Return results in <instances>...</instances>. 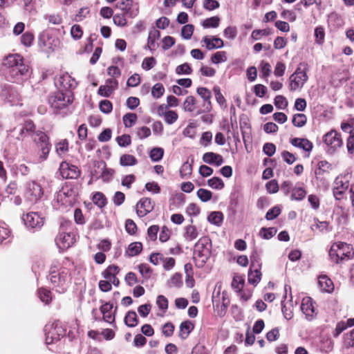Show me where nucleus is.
<instances>
[{"mask_svg":"<svg viewBox=\"0 0 354 354\" xmlns=\"http://www.w3.org/2000/svg\"><path fill=\"white\" fill-rule=\"evenodd\" d=\"M48 279L53 288L59 293H64L67 290L71 281L68 269L65 268L57 269L56 266L50 268Z\"/></svg>","mask_w":354,"mask_h":354,"instance_id":"1","label":"nucleus"},{"mask_svg":"<svg viewBox=\"0 0 354 354\" xmlns=\"http://www.w3.org/2000/svg\"><path fill=\"white\" fill-rule=\"evenodd\" d=\"M3 65L9 68V74L13 81L17 80L19 76L28 73V68L24 64L22 57L18 54L8 55L3 62Z\"/></svg>","mask_w":354,"mask_h":354,"instance_id":"2","label":"nucleus"},{"mask_svg":"<svg viewBox=\"0 0 354 354\" xmlns=\"http://www.w3.org/2000/svg\"><path fill=\"white\" fill-rule=\"evenodd\" d=\"M329 256L332 261L341 263L351 259L354 256V250L350 244L345 242H336L331 245Z\"/></svg>","mask_w":354,"mask_h":354,"instance_id":"3","label":"nucleus"},{"mask_svg":"<svg viewBox=\"0 0 354 354\" xmlns=\"http://www.w3.org/2000/svg\"><path fill=\"white\" fill-rule=\"evenodd\" d=\"M33 141L38 149L37 162H42L47 160L51 149V144L49 137L47 134L41 131L35 132V137Z\"/></svg>","mask_w":354,"mask_h":354,"instance_id":"4","label":"nucleus"},{"mask_svg":"<svg viewBox=\"0 0 354 354\" xmlns=\"http://www.w3.org/2000/svg\"><path fill=\"white\" fill-rule=\"evenodd\" d=\"M308 64L300 63L295 71L289 77V88L291 91L301 89L308 81Z\"/></svg>","mask_w":354,"mask_h":354,"instance_id":"5","label":"nucleus"},{"mask_svg":"<svg viewBox=\"0 0 354 354\" xmlns=\"http://www.w3.org/2000/svg\"><path fill=\"white\" fill-rule=\"evenodd\" d=\"M212 243L208 236L201 237L194 245V258L200 261L201 266H203L211 254Z\"/></svg>","mask_w":354,"mask_h":354,"instance_id":"6","label":"nucleus"},{"mask_svg":"<svg viewBox=\"0 0 354 354\" xmlns=\"http://www.w3.org/2000/svg\"><path fill=\"white\" fill-rule=\"evenodd\" d=\"M75 242V235L71 232V226L62 225L55 238V243L59 250L70 248Z\"/></svg>","mask_w":354,"mask_h":354,"instance_id":"7","label":"nucleus"},{"mask_svg":"<svg viewBox=\"0 0 354 354\" xmlns=\"http://www.w3.org/2000/svg\"><path fill=\"white\" fill-rule=\"evenodd\" d=\"M71 102L72 95L71 91H57L48 98V103L50 106L57 110L66 107Z\"/></svg>","mask_w":354,"mask_h":354,"instance_id":"8","label":"nucleus"},{"mask_svg":"<svg viewBox=\"0 0 354 354\" xmlns=\"http://www.w3.org/2000/svg\"><path fill=\"white\" fill-rule=\"evenodd\" d=\"M44 190L39 183L32 180L25 186L24 196L30 203H35L42 198Z\"/></svg>","mask_w":354,"mask_h":354,"instance_id":"9","label":"nucleus"},{"mask_svg":"<svg viewBox=\"0 0 354 354\" xmlns=\"http://www.w3.org/2000/svg\"><path fill=\"white\" fill-rule=\"evenodd\" d=\"M350 178L351 175L349 174L339 175L335 178L333 187V194L337 199H340L342 195L348 188Z\"/></svg>","mask_w":354,"mask_h":354,"instance_id":"10","label":"nucleus"},{"mask_svg":"<svg viewBox=\"0 0 354 354\" xmlns=\"http://www.w3.org/2000/svg\"><path fill=\"white\" fill-rule=\"evenodd\" d=\"M59 44V40L48 30L43 31L39 36V46L44 50H53Z\"/></svg>","mask_w":354,"mask_h":354,"instance_id":"11","label":"nucleus"},{"mask_svg":"<svg viewBox=\"0 0 354 354\" xmlns=\"http://www.w3.org/2000/svg\"><path fill=\"white\" fill-rule=\"evenodd\" d=\"M24 224L30 229H40L44 223V219L37 212H31L23 216Z\"/></svg>","mask_w":354,"mask_h":354,"instance_id":"12","label":"nucleus"},{"mask_svg":"<svg viewBox=\"0 0 354 354\" xmlns=\"http://www.w3.org/2000/svg\"><path fill=\"white\" fill-rule=\"evenodd\" d=\"M323 140L332 152L342 145L341 136L336 131L331 130L324 136Z\"/></svg>","mask_w":354,"mask_h":354,"instance_id":"13","label":"nucleus"},{"mask_svg":"<svg viewBox=\"0 0 354 354\" xmlns=\"http://www.w3.org/2000/svg\"><path fill=\"white\" fill-rule=\"evenodd\" d=\"M59 170L62 177L66 179H76L80 175V170L78 167L67 162H62Z\"/></svg>","mask_w":354,"mask_h":354,"instance_id":"14","label":"nucleus"},{"mask_svg":"<svg viewBox=\"0 0 354 354\" xmlns=\"http://www.w3.org/2000/svg\"><path fill=\"white\" fill-rule=\"evenodd\" d=\"M133 0H121L117 3V7L124 11L125 15L131 18L136 17L139 13L138 3L133 4Z\"/></svg>","mask_w":354,"mask_h":354,"instance_id":"15","label":"nucleus"},{"mask_svg":"<svg viewBox=\"0 0 354 354\" xmlns=\"http://www.w3.org/2000/svg\"><path fill=\"white\" fill-rule=\"evenodd\" d=\"M56 84L65 91H70L76 87L77 82L68 73H64L57 78Z\"/></svg>","mask_w":354,"mask_h":354,"instance_id":"16","label":"nucleus"},{"mask_svg":"<svg viewBox=\"0 0 354 354\" xmlns=\"http://www.w3.org/2000/svg\"><path fill=\"white\" fill-rule=\"evenodd\" d=\"M153 209V203L149 198H144L140 200L136 205V212L140 217L146 216Z\"/></svg>","mask_w":354,"mask_h":354,"instance_id":"17","label":"nucleus"},{"mask_svg":"<svg viewBox=\"0 0 354 354\" xmlns=\"http://www.w3.org/2000/svg\"><path fill=\"white\" fill-rule=\"evenodd\" d=\"M118 81L114 79H109L106 81L104 85L100 86L98 94L103 97H109L113 91L118 88Z\"/></svg>","mask_w":354,"mask_h":354,"instance_id":"18","label":"nucleus"},{"mask_svg":"<svg viewBox=\"0 0 354 354\" xmlns=\"http://www.w3.org/2000/svg\"><path fill=\"white\" fill-rule=\"evenodd\" d=\"M301 310L308 319H312L315 315V308L312 299L309 297L303 298L301 304Z\"/></svg>","mask_w":354,"mask_h":354,"instance_id":"19","label":"nucleus"},{"mask_svg":"<svg viewBox=\"0 0 354 354\" xmlns=\"http://www.w3.org/2000/svg\"><path fill=\"white\" fill-rule=\"evenodd\" d=\"M202 159L204 162L216 167L221 166L224 162L223 156L214 152L205 153Z\"/></svg>","mask_w":354,"mask_h":354,"instance_id":"20","label":"nucleus"},{"mask_svg":"<svg viewBox=\"0 0 354 354\" xmlns=\"http://www.w3.org/2000/svg\"><path fill=\"white\" fill-rule=\"evenodd\" d=\"M196 92L204 100V112H209L212 109V104L210 99L212 97L211 91L205 87H199L197 88Z\"/></svg>","mask_w":354,"mask_h":354,"instance_id":"21","label":"nucleus"},{"mask_svg":"<svg viewBox=\"0 0 354 354\" xmlns=\"http://www.w3.org/2000/svg\"><path fill=\"white\" fill-rule=\"evenodd\" d=\"M158 113L160 115L164 117L165 122L168 124H172L176 122L178 118V113L174 111H165V107L161 105L158 109Z\"/></svg>","mask_w":354,"mask_h":354,"instance_id":"22","label":"nucleus"},{"mask_svg":"<svg viewBox=\"0 0 354 354\" xmlns=\"http://www.w3.org/2000/svg\"><path fill=\"white\" fill-rule=\"evenodd\" d=\"M290 142L294 147L302 149L307 152L311 151L313 147V143L306 138H295L290 139Z\"/></svg>","mask_w":354,"mask_h":354,"instance_id":"23","label":"nucleus"},{"mask_svg":"<svg viewBox=\"0 0 354 354\" xmlns=\"http://www.w3.org/2000/svg\"><path fill=\"white\" fill-rule=\"evenodd\" d=\"M160 31L153 28L149 32L147 39V45L145 48H148L151 51H153L157 46L156 41L160 38Z\"/></svg>","mask_w":354,"mask_h":354,"instance_id":"24","label":"nucleus"},{"mask_svg":"<svg viewBox=\"0 0 354 354\" xmlns=\"http://www.w3.org/2000/svg\"><path fill=\"white\" fill-rule=\"evenodd\" d=\"M203 41L208 50L221 48L224 46L223 41L221 39L216 37H212V38L205 37L203 39Z\"/></svg>","mask_w":354,"mask_h":354,"instance_id":"25","label":"nucleus"},{"mask_svg":"<svg viewBox=\"0 0 354 354\" xmlns=\"http://www.w3.org/2000/svg\"><path fill=\"white\" fill-rule=\"evenodd\" d=\"M112 308L113 305L110 303H105L100 308V311L103 315V319L109 324L115 322V316L111 312Z\"/></svg>","mask_w":354,"mask_h":354,"instance_id":"26","label":"nucleus"},{"mask_svg":"<svg viewBox=\"0 0 354 354\" xmlns=\"http://www.w3.org/2000/svg\"><path fill=\"white\" fill-rule=\"evenodd\" d=\"M261 269L256 268H250L248 271V283L256 286L261 279Z\"/></svg>","mask_w":354,"mask_h":354,"instance_id":"27","label":"nucleus"},{"mask_svg":"<svg viewBox=\"0 0 354 354\" xmlns=\"http://www.w3.org/2000/svg\"><path fill=\"white\" fill-rule=\"evenodd\" d=\"M199 236V231L194 225H187L185 227L184 238L186 241H192Z\"/></svg>","mask_w":354,"mask_h":354,"instance_id":"28","label":"nucleus"},{"mask_svg":"<svg viewBox=\"0 0 354 354\" xmlns=\"http://www.w3.org/2000/svg\"><path fill=\"white\" fill-rule=\"evenodd\" d=\"M194 328V325L189 321H185L180 324L179 336L185 339Z\"/></svg>","mask_w":354,"mask_h":354,"instance_id":"29","label":"nucleus"},{"mask_svg":"<svg viewBox=\"0 0 354 354\" xmlns=\"http://www.w3.org/2000/svg\"><path fill=\"white\" fill-rule=\"evenodd\" d=\"M53 327L50 325H46L44 328L45 335H46V344L49 345L51 344H54L59 340V339H54L56 337L57 334L53 331Z\"/></svg>","mask_w":354,"mask_h":354,"instance_id":"30","label":"nucleus"},{"mask_svg":"<svg viewBox=\"0 0 354 354\" xmlns=\"http://www.w3.org/2000/svg\"><path fill=\"white\" fill-rule=\"evenodd\" d=\"M318 282L322 290L327 292L333 291L334 288L333 281L326 276L319 277Z\"/></svg>","mask_w":354,"mask_h":354,"instance_id":"31","label":"nucleus"},{"mask_svg":"<svg viewBox=\"0 0 354 354\" xmlns=\"http://www.w3.org/2000/svg\"><path fill=\"white\" fill-rule=\"evenodd\" d=\"M142 250V245L140 242L131 243L129 245L126 251V254L128 257H134L138 255Z\"/></svg>","mask_w":354,"mask_h":354,"instance_id":"32","label":"nucleus"},{"mask_svg":"<svg viewBox=\"0 0 354 354\" xmlns=\"http://www.w3.org/2000/svg\"><path fill=\"white\" fill-rule=\"evenodd\" d=\"M207 221L212 224L221 226L223 221V214L221 212H212L209 214Z\"/></svg>","mask_w":354,"mask_h":354,"instance_id":"33","label":"nucleus"},{"mask_svg":"<svg viewBox=\"0 0 354 354\" xmlns=\"http://www.w3.org/2000/svg\"><path fill=\"white\" fill-rule=\"evenodd\" d=\"M138 163L135 156L130 154H123L120 156V164L123 167L133 166Z\"/></svg>","mask_w":354,"mask_h":354,"instance_id":"34","label":"nucleus"},{"mask_svg":"<svg viewBox=\"0 0 354 354\" xmlns=\"http://www.w3.org/2000/svg\"><path fill=\"white\" fill-rule=\"evenodd\" d=\"M68 150V142L66 139H62L55 144V151L59 156L65 154Z\"/></svg>","mask_w":354,"mask_h":354,"instance_id":"35","label":"nucleus"},{"mask_svg":"<svg viewBox=\"0 0 354 354\" xmlns=\"http://www.w3.org/2000/svg\"><path fill=\"white\" fill-rule=\"evenodd\" d=\"M277 232V228L272 227H262L259 231V236L263 239H270L274 236Z\"/></svg>","mask_w":354,"mask_h":354,"instance_id":"36","label":"nucleus"},{"mask_svg":"<svg viewBox=\"0 0 354 354\" xmlns=\"http://www.w3.org/2000/svg\"><path fill=\"white\" fill-rule=\"evenodd\" d=\"M196 108V100L192 95L186 97L183 103V109L185 111L193 112Z\"/></svg>","mask_w":354,"mask_h":354,"instance_id":"37","label":"nucleus"},{"mask_svg":"<svg viewBox=\"0 0 354 354\" xmlns=\"http://www.w3.org/2000/svg\"><path fill=\"white\" fill-rule=\"evenodd\" d=\"M207 185L212 189L221 190L224 186V182L218 177H213L207 180Z\"/></svg>","mask_w":354,"mask_h":354,"instance_id":"38","label":"nucleus"},{"mask_svg":"<svg viewBox=\"0 0 354 354\" xmlns=\"http://www.w3.org/2000/svg\"><path fill=\"white\" fill-rule=\"evenodd\" d=\"M306 194L305 189L301 187H295L292 189L291 199L296 201L302 200Z\"/></svg>","mask_w":354,"mask_h":354,"instance_id":"39","label":"nucleus"},{"mask_svg":"<svg viewBox=\"0 0 354 354\" xmlns=\"http://www.w3.org/2000/svg\"><path fill=\"white\" fill-rule=\"evenodd\" d=\"M124 322L129 327H134L138 324V318L136 312L129 311L124 318Z\"/></svg>","mask_w":354,"mask_h":354,"instance_id":"40","label":"nucleus"},{"mask_svg":"<svg viewBox=\"0 0 354 354\" xmlns=\"http://www.w3.org/2000/svg\"><path fill=\"white\" fill-rule=\"evenodd\" d=\"M192 162L189 163L188 161L184 162L180 169V175L181 178H187L190 176L192 172Z\"/></svg>","mask_w":354,"mask_h":354,"instance_id":"41","label":"nucleus"},{"mask_svg":"<svg viewBox=\"0 0 354 354\" xmlns=\"http://www.w3.org/2000/svg\"><path fill=\"white\" fill-rule=\"evenodd\" d=\"M164 154V150L160 147H154L153 148L149 153V157L153 162H158L160 160Z\"/></svg>","mask_w":354,"mask_h":354,"instance_id":"42","label":"nucleus"},{"mask_svg":"<svg viewBox=\"0 0 354 354\" xmlns=\"http://www.w3.org/2000/svg\"><path fill=\"white\" fill-rule=\"evenodd\" d=\"M227 61V53L225 51H218L212 55L211 62L213 64H218Z\"/></svg>","mask_w":354,"mask_h":354,"instance_id":"43","label":"nucleus"},{"mask_svg":"<svg viewBox=\"0 0 354 354\" xmlns=\"http://www.w3.org/2000/svg\"><path fill=\"white\" fill-rule=\"evenodd\" d=\"M245 279L243 276L235 275L232 282V287L236 291L240 292L243 288Z\"/></svg>","mask_w":354,"mask_h":354,"instance_id":"44","label":"nucleus"},{"mask_svg":"<svg viewBox=\"0 0 354 354\" xmlns=\"http://www.w3.org/2000/svg\"><path fill=\"white\" fill-rule=\"evenodd\" d=\"M93 202L99 207H103L106 204L105 196L101 192H96L93 196Z\"/></svg>","mask_w":354,"mask_h":354,"instance_id":"45","label":"nucleus"},{"mask_svg":"<svg viewBox=\"0 0 354 354\" xmlns=\"http://www.w3.org/2000/svg\"><path fill=\"white\" fill-rule=\"evenodd\" d=\"M38 295L40 300L46 304H49L52 300L51 292L45 288H41L38 290Z\"/></svg>","mask_w":354,"mask_h":354,"instance_id":"46","label":"nucleus"},{"mask_svg":"<svg viewBox=\"0 0 354 354\" xmlns=\"http://www.w3.org/2000/svg\"><path fill=\"white\" fill-rule=\"evenodd\" d=\"M3 95H6L8 100L12 104H16L19 100V93L12 88H9L8 91V95L6 93H3Z\"/></svg>","mask_w":354,"mask_h":354,"instance_id":"47","label":"nucleus"},{"mask_svg":"<svg viewBox=\"0 0 354 354\" xmlns=\"http://www.w3.org/2000/svg\"><path fill=\"white\" fill-rule=\"evenodd\" d=\"M250 261L251 265L250 268H256L261 269V259L257 250H254L250 255Z\"/></svg>","mask_w":354,"mask_h":354,"instance_id":"48","label":"nucleus"},{"mask_svg":"<svg viewBox=\"0 0 354 354\" xmlns=\"http://www.w3.org/2000/svg\"><path fill=\"white\" fill-rule=\"evenodd\" d=\"M122 120L126 127H131L135 124L137 120V115L133 113H128L123 116Z\"/></svg>","mask_w":354,"mask_h":354,"instance_id":"49","label":"nucleus"},{"mask_svg":"<svg viewBox=\"0 0 354 354\" xmlns=\"http://www.w3.org/2000/svg\"><path fill=\"white\" fill-rule=\"evenodd\" d=\"M220 19L218 17L207 18L203 22V26L206 28H217L219 26Z\"/></svg>","mask_w":354,"mask_h":354,"instance_id":"50","label":"nucleus"},{"mask_svg":"<svg viewBox=\"0 0 354 354\" xmlns=\"http://www.w3.org/2000/svg\"><path fill=\"white\" fill-rule=\"evenodd\" d=\"M10 231L8 225L3 221H0V243L9 238Z\"/></svg>","mask_w":354,"mask_h":354,"instance_id":"51","label":"nucleus"},{"mask_svg":"<svg viewBox=\"0 0 354 354\" xmlns=\"http://www.w3.org/2000/svg\"><path fill=\"white\" fill-rule=\"evenodd\" d=\"M197 196L201 201L207 202L211 200L212 193L209 190L201 188L197 192Z\"/></svg>","mask_w":354,"mask_h":354,"instance_id":"52","label":"nucleus"},{"mask_svg":"<svg viewBox=\"0 0 354 354\" xmlns=\"http://www.w3.org/2000/svg\"><path fill=\"white\" fill-rule=\"evenodd\" d=\"M182 284V274L180 273H175L168 281L169 287H180Z\"/></svg>","mask_w":354,"mask_h":354,"instance_id":"53","label":"nucleus"},{"mask_svg":"<svg viewBox=\"0 0 354 354\" xmlns=\"http://www.w3.org/2000/svg\"><path fill=\"white\" fill-rule=\"evenodd\" d=\"M306 117L304 114L297 113L294 115L292 123L297 127H301L306 123Z\"/></svg>","mask_w":354,"mask_h":354,"instance_id":"54","label":"nucleus"},{"mask_svg":"<svg viewBox=\"0 0 354 354\" xmlns=\"http://www.w3.org/2000/svg\"><path fill=\"white\" fill-rule=\"evenodd\" d=\"M276 107L279 109H285L288 106V101L283 95H277L274 100Z\"/></svg>","mask_w":354,"mask_h":354,"instance_id":"55","label":"nucleus"},{"mask_svg":"<svg viewBox=\"0 0 354 354\" xmlns=\"http://www.w3.org/2000/svg\"><path fill=\"white\" fill-rule=\"evenodd\" d=\"M33 40L34 35L30 32H26L21 37V44L27 47H29L32 44Z\"/></svg>","mask_w":354,"mask_h":354,"instance_id":"56","label":"nucleus"},{"mask_svg":"<svg viewBox=\"0 0 354 354\" xmlns=\"http://www.w3.org/2000/svg\"><path fill=\"white\" fill-rule=\"evenodd\" d=\"M194 32V26L187 24L183 26L181 30V36L185 39H189Z\"/></svg>","mask_w":354,"mask_h":354,"instance_id":"57","label":"nucleus"},{"mask_svg":"<svg viewBox=\"0 0 354 354\" xmlns=\"http://www.w3.org/2000/svg\"><path fill=\"white\" fill-rule=\"evenodd\" d=\"M71 37L75 39H80L82 38L83 35V30L80 25L75 24L71 27Z\"/></svg>","mask_w":354,"mask_h":354,"instance_id":"58","label":"nucleus"},{"mask_svg":"<svg viewBox=\"0 0 354 354\" xmlns=\"http://www.w3.org/2000/svg\"><path fill=\"white\" fill-rule=\"evenodd\" d=\"M156 64V60L153 57H146L142 63V68L144 70L149 71L153 68Z\"/></svg>","mask_w":354,"mask_h":354,"instance_id":"59","label":"nucleus"},{"mask_svg":"<svg viewBox=\"0 0 354 354\" xmlns=\"http://www.w3.org/2000/svg\"><path fill=\"white\" fill-rule=\"evenodd\" d=\"M192 72V69L189 64L184 63L181 65H179L176 68V73L178 75H189Z\"/></svg>","mask_w":354,"mask_h":354,"instance_id":"60","label":"nucleus"},{"mask_svg":"<svg viewBox=\"0 0 354 354\" xmlns=\"http://www.w3.org/2000/svg\"><path fill=\"white\" fill-rule=\"evenodd\" d=\"M260 71L263 78L268 77L271 73V66L269 63L262 61L260 64Z\"/></svg>","mask_w":354,"mask_h":354,"instance_id":"61","label":"nucleus"},{"mask_svg":"<svg viewBox=\"0 0 354 354\" xmlns=\"http://www.w3.org/2000/svg\"><path fill=\"white\" fill-rule=\"evenodd\" d=\"M164 91L165 88L162 84L160 83H157L153 86L151 89V95L156 98H159L163 95Z\"/></svg>","mask_w":354,"mask_h":354,"instance_id":"62","label":"nucleus"},{"mask_svg":"<svg viewBox=\"0 0 354 354\" xmlns=\"http://www.w3.org/2000/svg\"><path fill=\"white\" fill-rule=\"evenodd\" d=\"M156 304L158 306V308L162 310L164 313L167 310L168 308V300L167 299L163 296V295H159L157 297L156 299Z\"/></svg>","mask_w":354,"mask_h":354,"instance_id":"63","label":"nucleus"},{"mask_svg":"<svg viewBox=\"0 0 354 354\" xmlns=\"http://www.w3.org/2000/svg\"><path fill=\"white\" fill-rule=\"evenodd\" d=\"M125 14H116L113 16V20L116 26L124 27L127 26V19L124 16Z\"/></svg>","mask_w":354,"mask_h":354,"instance_id":"64","label":"nucleus"}]
</instances>
